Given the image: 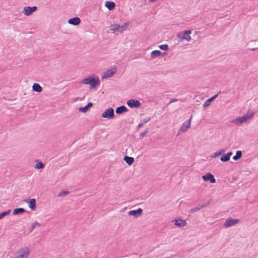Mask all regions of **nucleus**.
Masks as SVG:
<instances>
[{
  "mask_svg": "<svg viewBox=\"0 0 258 258\" xmlns=\"http://www.w3.org/2000/svg\"><path fill=\"white\" fill-rule=\"evenodd\" d=\"M81 83L83 84L90 85V89H92L96 88L100 84V81L98 77L89 76L84 78Z\"/></svg>",
  "mask_w": 258,
  "mask_h": 258,
  "instance_id": "f257e3e1",
  "label": "nucleus"
},
{
  "mask_svg": "<svg viewBox=\"0 0 258 258\" xmlns=\"http://www.w3.org/2000/svg\"><path fill=\"white\" fill-rule=\"evenodd\" d=\"M114 116V110L113 108L109 107L106 109L104 112L102 113L101 117L111 119L113 118Z\"/></svg>",
  "mask_w": 258,
  "mask_h": 258,
  "instance_id": "f03ea898",
  "label": "nucleus"
},
{
  "mask_svg": "<svg viewBox=\"0 0 258 258\" xmlns=\"http://www.w3.org/2000/svg\"><path fill=\"white\" fill-rule=\"evenodd\" d=\"M29 253V248L27 247H24L21 248L19 251L17 252L16 256L19 258H28Z\"/></svg>",
  "mask_w": 258,
  "mask_h": 258,
  "instance_id": "7ed1b4c3",
  "label": "nucleus"
},
{
  "mask_svg": "<svg viewBox=\"0 0 258 258\" xmlns=\"http://www.w3.org/2000/svg\"><path fill=\"white\" fill-rule=\"evenodd\" d=\"M239 221L238 219H233L232 218H229L225 220L223 226L225 228H229L231 226L236 225Z\"/></svg>",
  "mask_w": 258,
  "mask_h": 258,
  "instance_id": "20e7f679",
  "label": "nucleus"
},
{
  "mask_svg": "<svg viewBox=\"0 0 258 258\" xmlns=\"http://www.w3.org/2000/svg\"><path fill=\"white\" fill-rule=\"evenodd\" d=\"M126 104L130 108H138L141 105V102L138 100L135 99H132L127 100Z\"/></svg>",
  "mask_w": 258,
  "mask_h": 258,
  "instance_id": "39448f33",
  "label": "nucleus"
},
{
  "mask_svg": "<svg viewBox=\"0 0 258 258\" xmlns=\"http://www.w3.org/2000/svg\"><path fill=\"white\" fill-rule=\"evenodd\" d=\"M37 9L38 8L36 6L26 7L24 8L23 13L24 14L25 16H29L31 15H32L34 12L36 11Z\"/></svg>",
  "mask_w": 258,
  "mask_h": 258,
  "instance_id": "423d86ee",
  "label": "nucleus"
},
{
  "mask_svg": "<svg viewBox=\"0 0 258 258\" xmlns=\"http://www.w3.org/2000/svg\"><path fill=\"white\" fill-rule=\"evenodd\" d=\"M191 30H185L183 32V34L181 37H180V34H179L177 35V37L180 38L181 40H185L187 41H189L191 40V37L190 34L191 33Z\"/></svg>",
  "mask_w": 258,
  "mask_h": 258,
  "instance_id": "0eeeda50",
  "label": "nucleus"
},
{
  "mask_svg": "<svg viewBox=\"0 0 258 258\" xmlns=\"http://www.w3.org/2000/svg\"><path fill=\"white\" fill-rule=\"evenodd\" d=\"M202 178L204 181H209L211 183H214L216 182V179L214 177V176L210 172H208L205 175H203Z\"/></svg>",
  "mask_w": 258,
  "mask_h": 258,
  "instance_id": "6e6552de",
  "label": "nucleus"
},
{
  "mask_svg": "<svg viewBox=\"0 0 258 258\" xmlns=\"http://www.w3.org/2000/svg\"><path fill=\"white\" fill-rule=\"evenodd\" d=\"M24 202L28 204L30 209L34 211L36 209V200L35 199H28L24 200Z\"/></svg>",
  "mask_w": 258,
  "mask_h": 258,
  "instance_id": "1a4fd4ad",
  "label": "nucleus"
},
{
  "mask_svg": "<svg viewBox=\"0 0 258 258\" xmlns=\"http://www.w3.org/2000/svg\"><path fill=\"white\" fill-rule=\"evenodd\" d=\"M116 67L108 70L104 73V76H102V79L111 77L116 73Z\"/></svg>",
  "mask_w": 258,
  "mask_h": 258,
  "instance_id": "9d476101",
  "label": "nucleus"
},
{
  "mask_svg": "<svg viewBox=\"0 0 258 258\" xmlns=\"http://www.w3.org/2000/svg\"><path fill=\"white\" fill-rule=\"evenodd\" d=\"M143 210L142 208H139L137 210H131L128 212L129 216H134L135 218L140 217L143 214Z\"/></svg>",
  "mask_w": 258,
  "mask_h": 258,
  "instance_id": "9b49d317",
  "label": "nucleus"
},
{
  "mask_svg": "<svg viewBox=\"0 0 258 258\" xmlns=\"http://www.w3.org/2000/svg\"><path fill=\"white\" fill-rule=\"evenodd\" d=\"M191 119V117L183 123L179 130L180 132L184 133L190 127Z\"/></svg>",
  "mask_w": 258,
  "mask_h": 258,
  "instance_id": "f8f14e48",
  "label": "nucleus"
},
{
  "mask_svg": "<svg viewBox=\"0 0 258 258\" xmlns=\"http://www.w3.org/2000/svg\"><path fill=\"white\" fill-rule=\"evenodd\" d=\"M254 112L252 110L249 109L245 115L241 116L244 122H246L247 120L251 119L253 115Z\"/></svg>",
  "mask_w": 258,
  "mask_h": 258,
  "instance_id": "ddd939ff",
  "label": "nucleus"
},
{
  "mask_svg": "<svg viewBox=\"0 0 258 258\" xmlns=\"http://www.w3.org/2000/svg\"><path fill=\"white\" fill-rule=\"evenodd\" d=\"M128 111V108L123 105L118 106L115 109V113L119 115L122 114L123 113L127 112Z\"/></svg>",
  "mask_w": 258,
  "mask_h": 258,
  "instance_id": "4468645a",
  "label": "nucleus"
},
{
  "mask_svg": "<svg viewBox=\"0 0 258 258\" xmlns=\"http://www.w3.org/2000/svg\"><path fill=\"white\" fill-rule=\"evenodd\" d=\"M220 93V92L218 93L217 94L214 95V96H212L211 98L207 99L204 102L203 104V107L204 108H207L208 106L210 105L211 103L215 100L219 95V94Z\"/></svg>",
  "mask_w": 258,
  "mask_h": 258,
  "instance_id": "2eb2a0df",
  "label": "nucleus"
},
{
  "mask_svg": "<svg viewBox=\"0 0 258 258\" xmlns=\"http://www.w3.org/2000/svg\"><path fill=\"white\" fill-rule=\"evenodd\" d=\"M174 221V224L178 226V227L181 228L185 226L186 225V222L185 220H183L182 219H177L173 220Z\"/></svg>",
  "mask_w": 258,
  "mask_h": 258,
  "instance_id": "dca6fc26",
  "label": "nucleus"
},
{
  "mask_svg": "<svg viewBox=\"0 0 258 258\" xmlns=\"http://www.w3.org/2000/svg\"><path fill=\"white\" fill-rule=\"evenodd\" d=\"M68 23L70 24L74 25V26H77L79 25L81 23V20L80 18L78 17H75L72 18L68 20Z\"/></svg>",
  "mask_w": 258,
  "mask_h": 258,
  "instance_id": "f3484780",
  "label": "nucleus"
},
{
  "mask_svg": "<svg viewBox=\"0 0 258 258\" xmlns=\"http://www.w3.org/2000/svg\"><path fill=\"white\" fill-rule=\"evenodd\" d=\"M93 106V103L92 102H89L84 107H81L79 108V111L81 112L86 113L88 110Z\"/></svg>",
  "mask_w": 258,
  "mask_h": 258,
  "instance_id": "a211bd4d",
  "label": "nucleus"
},
{
  "mask_svg": "<svg viewBox=\"0 0 258 258\" xmlns=\"http://www.w3.org/2000/svg\"><path fill=\"white\" fill-rule=\"evenodd\" d=\"M105 6L108 9V10L111 11L115 8V4L113 2L108 1L105 2Z\"/></svg>",
  "mask_w": 258,
  "mask_h": 258,
  "instance_id": "6ab92c4d",
  "label": "nucleus"
},
{
  "mask_svg": "<svg viewBox=\"0 0 258 258\" xmlns=\"http://www.w3.org/2000/svg\"><path fill=\"white\" fill-rule=\"evenodd\" d=\"M123 160L127 163L128 165H132L135 162V159L132 157H130L127 155H125L123 157Z\"/></svg>",
  "mask_w": 258,
  "mask_h": 258,
  "instance_id": "aec40b11",
  "label": "nucleus"
},
{
  "mask_svg": "<svg viewBox=\"0 0 258 258\" xmlns=\"http://www.w3.org/2000/svg\"><path fill=\"white\" fill-rule=\"evenodd\" d=\"M25 212H26V211L25 209L23 208H17L14 209L13 212V215H18L20 214H22Z\"/></svg>",
  "mask_w": 258,
  "mask_h": 258,
  "instance_id": "412c9836",
  "label": "nucleus"
},
{
  "mask_svg": "<svg viewBox=\"0 0 258 258\" xmlns=\"http://www.w3.org/2000/svg\"><path fill=\"white\" fill-rule=\"evenodd\" d=\"M162 52L159 50H155L151 52V57L152 58H155L157 57L161 56L162 55Z\"/></svg>",
  "mask_w": 258,
  "mask_h": 258,
  "instance_id": "4be33fe9",
  "label": "nucleus"
},
{
  "mask_svg": "<svg viewBox=\"0 0 258 258\" xmlns=\"http://www.w3.org/2000/svg\"><path fill=\"white\" fill-rule=\"evenodd\" d=\"M32 90L33 91L40 93L42 91V87L38 83H34L32 86Z\"/></svg>",
  "mask_w": 258,
  "mask_h": 258,
  "instance_id": "5701e85b",
  "label": "nucleus"
},
{
  "mask_svg": "<svg viewBox=\"0 0 258 258\" xmlns=\"http://www.w3.org/2000/svg\"><path fill=\"white\" fill-rule=\"evenodd\" d=\"M35 168L38 169H42L44 168L45 165L43 162L39 160H36Z\"/></svg>",
  "mask_w": 258,
  "mask_h": 258,
  "instance_id": "b1692460",
  "label": "nucleus"
},
{
  "mask_svg": "<svg viewBox=\"0 0 258 258\" xmlns=\"http://www.w3.org/2000/svg\"><path fill=\"white\" fill-rule=\"evenodd\" d=\"M225 151L223 149H220L219 151L216 152L214 154L211 155V158H215L221 156Z\"/></svg>",
  "mask_w": 258,
  "mask_h": 258,
  "instance_id": "393cba45",
  "label": "nucleus"
},
{
  "mask_svg": "<svg viewBox=\"0 0 258 258\" xmlns=\"http://www.w3.org/2000/svg\"><path fill=\"white\" fill-rule=\"evenodd\" d=\"M242 153L241 151L238 150L236 152V154L232 157V159L234 161H237L241 158Z\"/></svg>",
  "mask_w": 258,
  "mask_h": 258,
  "instance_id": "a878e982",
  "label": "nucleus"
},
{
  "mask_svg": "<svg viewBox=\"0 0 258 258\" xmlns=\"http://www.w3.org/2000/svg\"><path fill=\"white\" fill-rule=\"evenodd\" d=\"M120 26L118 24L111 25L110 26V30L114 32H120Z\"/></svg>",
  "mask_w": 258,
  "mask_h": 258,
  "instance_id": "bb28decb",
  "label": "nucleus"
},
{
  "mask_svg": "<svg viewBox=\"0 0 258 258\" xmlns=\"http://www.w3.org/2000/svg\"><path fill=\"white\" fill-rule=\"evenodd\" d=\"M231 122L236 124H237V125H239V124H242V123H244V121H243L241 116L235 118Z\"/></svg>",
  "mask_w": 258,
  "mask_h": 258,
  "instance_id": "cd10ccee",
  "label": "nucleus"
},
{
  "mask_svg": "<svg viewBox=\"0 0 258 258\" xmlns=\"http://www.w3.org/2000/svg\"><path fill=\"white\" fill-rule=\"evenodd\" d=\"M221 156V157H220L221 161H222L223 162H226L230 160L229 158L227 156V155L226 154L223 153Z\"/></svg>",
  "mask_w": 258,
  "mask_h": 258,
  "instance_id": "c85d7f7f",
  "label": "nucleus"
},
{
  "mask_svg": "<svg viewBox=\"0 0 258 258\" xmlns=\"http://www.w3.org/2000/svg\"><path fill=\"white\" fill-rule=\"evenodd\" d=\"M11 210H7L0 213V220L3 219L5 216L10 214Z\"/></svg>",
  "mask_w": 258,
  "mask_h": 258,
  "instance_id": "c756f323",
  "label": "nucleus"
},
{
  "mask_svg": "<svg viewBox=\"0 0 258 258\" xmlns=\"http://www.w3.org/2000/svg\"><path fill=\"white\" fill-rule=\"evenodd\" d=\"M36 226L40 227L41 226V224L37 222H34L31 225L30 228V232H31L36 227Z\"/></svg>",
  "mask_w": 258,
  "mask_h": 258,
  "instance_id": "7c9ffc66",
  "label": "nucleus"
},
{
  "mask_svg": "<svg viewBox=\"0 0 258 258\" xmlns=\"http://www.w3.org/2000/svg\"><path fill=\"white\" fill-rule=\"evenodd\" d=\"M158 47L161 50L167 51L169 49V46L168 44H162L158 46Z\"/></svg>",
  "mask_w": 258,
  "mask_h": 258,
  "instance_id": "2f4dec72",
  "label": "nucleus"
},
{
  "mask_svg": "<svg viewBox=\"0 0 258 258\" xmlns=\"http://www.w3.org/2000/svg\"><path fill=\"white\" fill-rule=\"evenodd\" d=\"M70 191L65 190H62L58 195V197H63L68 195Z\"/></svg>",
  "mask_w": 258,
  "mask_h": 258,
  "instance_id": "473e14b6",
  "label": "nucleus"
},
{
  "mask_svg": "<svg viewBox=\"0 0 258 258\" xmlns=\"http://www.w3.org/2000/svg\"><path fill=\"white\" fill-rule=\"evenodd\" d=\"M201 209L200 208V206L198 205V206H197V207H196L195 208H193L189 210V212L190 213H195V212H196L197 211H198L200 210Z\"/></svg>",
  "mask_w": 258,
  "mask_h": 258,
  "instance_id": "72a5a7b5",
  "label": "nucleus"
},
{
  "mask_svg": "<svg viewBox=\"0 0 258 258\" xmlns=\"http://www.w3.org/2000/svg\"><path fill=\"white\" fill-rule=\"evenodd\" d=\"M148 133V128H147L144 132H143L142 133H141L140 134V139H142V138H144L146 134Z\"/></svg>",
  "mask_w": 258,
  "mask_h": 258,
  "instance_id": "f704fd0d",
  "label": "nucleus"
},
{
  "mask_svg": "<svg viewBox=\"0 0 258 258\" xmlns=\"http://www.w3.org/2000/svg\"><path fill=\"white\" fill-rule=\"evenodd\" d=\"M211 200H209L207 203H203L202 205L199 204V206H200L201 209H202V208L206 207V206L208 205L209 204H210Z\"/></svg>",
  "mask_w": 258,
  "mask_h": 258,
  "instance_id": "c9c22d12",
  "label": "nucleus"
},
{
  "mask_svg": "<svg viewBox=\"0 0 258 258\" xmlns=\"http://www.w3.org/2000/svg\"><path fill=\"white\" fill-rule=\"evenodd\" d=\"M151 120V117H146L145 118H144L142 121V122L144 124V123H146L147 122H148V121H149L150 120Z\"/></svg>",
  "mask_w": 258,
  "mask_h": 258,
  "instance_id": "e433bc0d",
  "label": "nucleus"
},
{
  "mask_svg": "<svg viewBox=\"0 0 258 258\" xmlns=\"http://www.w3.org/2000/svg\"><path fill=\"white\" fill-rule=\"evenodd\" d=\"M128 25L127 23L124 24L122 26H120V32H122L123 30H125L126 28V26Z\"/></svg>",
  "mask_w": 258,
  "mask_h": 258,
  "instance_id": "4c0bfd02",
  "label": "nucleus"
},
{
  "mask_svg": "<svg viewBox=\"0 0 258 258\" xmlns=\"http://www.w3.org/2000/svg\"><path fill=\"white\" fill-rule=\"evenodd\" d=\"M143 125L144 124L142 122L140 123L136 128V132H138L140 128L143 126Z\"/></svg>",
  "mask_w": 258,
  "mask_h": 258,
  "instance_id": "58836bf2",
  "label": "nucleus"
},
{
  "mask_svg": "<svg viewBox=\"0 0 258 258\" xmlns=\"http://www.w3.org/2000/svg\"><path fill=\"white\" fill-rule=\"evenodd\" d=\"M226 154L227 155V156H228V157L229 158V159H230V158L231 156H232V155L233 154V153H232V152L230 151V152H229L228 153H227V154Z\"/></svg>",
  "mask_w": 258,
  "mask_h": 258,
  "instance_id": "ea45409f",
  "label": "nucleus"
},
{
  "mask_svg": "<svg viewBox=\"0 0 258 258\" xmlns=\"http://www.w3.org/2000/svg\"><path fill=\"white\" fill-rule=\"evenodd\" d=\"M177 101V99H172L171 100H170V102H175Z\"/></svg>",
  "mask_w": 258,
  "mask_h": 258,
  "instance_id": "a19ab883",
  "label": "nucleus"
},
{
  "mask_svg": "<svg viewBox=\"0 0 258 258\" xmlns=\"http://www.w3.org/2000/svg\"><path fill=\"white\" fill-rule=\"evenodd\" d=\"M150 2L153 3L155 2H156L157 0H149Z\"/></svg>",
  "mask_w": 258,
  "mask_h": 258,
  "instance_id": "79ce46f5",
  "label": "nucleus"
},
{
  "mask_svg": "<svg viewBox=\"0 0 258 258\" xmlns=\"http://www.w3.org/2000/svg\"><path fill=\"white\" fill-rule=\"evenodd\" d=\"M257 48H258V47H257V48H250V49L252 50V51H254V50H255Z\"/></svg>",
  "mask_w": 258,
  "mask_h": 258,
  "instance_id": "37998d69",
  "label": "nucleus"
},
{
  "mask_svg": "<svg viewBox=\"0 0 258 258\" xmlns=\"http://www.w3.org/2000/svg\"><path fill=\"white\" fill-rule=\"evenodd\" d=\"M167 53L166 52H162V55H166Z\"/></svg>",
  "mask_w": 258,
  "mask_h": 258,
  "instance_id": "c03bdc74",
  "label": "nucleus"
},
{
  "mask_svg": "<svg viewBox=\"0 0 258 258\" xmlns=\"http://www.w3.org/2000/svg\"><path fill=\"white\" fill-rule=\"evenodd\" d=\"M14 258H19V257H18L17 256H16Z\"/></svg>",
  "mask_w": 258,
  "mask_h": 258,
  "instance_id": "a18cd8bd",
  "label": "nucleus"
}]
</instances>
